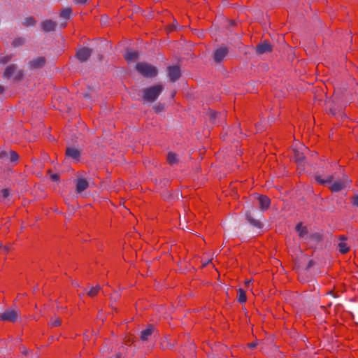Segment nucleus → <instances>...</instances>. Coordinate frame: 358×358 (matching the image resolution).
<instances>
[{"label":"nucleus","instance_id":"obj_1","mask_svg":"<svg viewBox=\"0 0 358 358\" xmlns=\"http://www.w3.org/2000/svg\"><path fill=\"white\" fill-rule=\"evenodd\" d=\"M163 90L164 86L162 84L147 87L143 91V99L148 102H154L157 99Z\"/></svg>","mask_w":358,"mask_h":358},{"label":"nucleus","instance_id":"obj_2","mask_svg":"<svg viewBox=\"0 0 358 358\" xmlns=\"http://www.w3.org/2000/svg\"><path fill=\"white\" fill-rule=\"evenodd\" d=\"M136 70L145 78H155L158 73L155 66L146 62H138Z\"/></svg>","mask_w":358,"mask_h":358},{"label":"nucleus","instance_id":"obj_3","mask_svg":"<svg viewBox=\"0 0 358 358\" xmlns=\"http://www.w3.org/2000/svg\"><path fill=\"white\" fill-rule=\"evenodd\" d=\"M20 316V310L8 309L0 315V320L2 322L15 323L17 321Z\"/></svg>","mask_w":358,"mask_h":358},{"label":"nucleus","instance_id":"obj_4","mask_svg":"<svg viewBox=\"0 0 358 358\" xmlns=\"http://www.w3.org/2000/svg\"><path fill=\"white\" fill-rule=\"evenodd\" d=\"M167 73L170 80L173 83L177 81L181 77V70L178 65L168 66Z\"/></svg>","mask_w":358,"mask_h":358},{"label":"nucleus","instance_id":"obj_5","mask_svg":"<svg viewBox=\"0 0 358 358\" xmlns=\"http://www.w3.org/2000/svg\"><path fill=\"white\" fill-rule=\"evenodd\" d=\"M229 53V48L226 45H222L216 49L213 53V59L216 63H220Z\"/></svg>","mask_w":358,"mask_h":358},{"label":"nucleus","instance_id":"obj_6","mask_svg":"<svg viewBox=\"0 0 358 358\" xmlns=\"http://www.w3.org/2000/svg\"><path fill=\"white\" fill-rule=\"evenodd\" d=\"M92 53V49L87 47H83L76 51L75 57L80 62H84L90 57Z\"/></svg>","mask_w":358,"mask_h":358},{"label":"nucleus","instance_id":"obj_7","mask_svg":"<svg viewBox=\"0 0 358 358\" xmlns=\"http://www.w3.org/2000/svg\"><path fill=\"white\" fill-rule=\"evenodd\" d=\"M257 55H262L267 52H271L273 51V46L271 43L266 40L263 43L258 44L255 48Z\"/></svg>","mask_w":358,"mask_h":358},{"label":"nucleus","instance_id":"obj_8","mask_svg":"<svg viewBox=\"0 0 358 358\" xmlns=\"http://www.w3.org/2000/svg\"><path fill=\"white\" fill-rule=\"evenodd\" d=\"M88 187V181L82 177H78L76 181V192L77 194H80L83 191L86 190Z\"/></svg>","mask_w":358,"mask_h":358},{"label":"nucleus","instance_id":"obj_9","mask_svg":"<svg viewBox=\"0 0 358 358\" xmlns=\"http://www.w3.org/2000/svg\"><path fill=\"white\" fill-rule=\"evenodd\" d=\"M46 64V59L45 57H38L31 60L29 63V67L31 69H36L42 68Z\"/></svg>","mask_w":358,"mask_h":358},{"label":"nucleus","instance_id":"obj_10","mask_svg":"<svg viewBox=\"0 0 358 358\" xmlns=\"http://www.w3.org/2000/svg\"><path fill=\"white\" fill-rule=\"evenodd\" d=\"M245 219L254 227L262 229L264 227L263 222L259 220L255 219L250 211L245 213Z\"/></svg>","mask_w":358,"mask_h":358},{"label":"nucleus","instance_id":"obj_11","mask_svg":"<svg viewBox=\"0 0 358 358\" xmlns=\"http://www.w3.org/2000/svg\"><path fill=\"white\" fill-rule=\"evenodd\" d=\"M338 239L341 241L338 245L340 253L342 255L348 253L350 251V247L345 243V241L348 240V237L345 235H341Z\"/></svg>","mask_w":358,"mask_h":358},{"label":"nucleus","instance_id":"obj_12","mask_svg":"<svg viewBox=\"0 0 358 358\" xmlns=\"http://www.w3.org/2000/svg\"><path fill=\"white\" fill-rule=\"evenodd\" d=\"M155 330V327L153 324H148L145 329L143 330L141 333V339L143 341H148L149 338L152 336L154 331Z\"/></svg>","mask_w":358,"mask_h":358},{"label":"nucleus","instance_id":"obj_13","mask_svg":"<svg viewBox=\"0 0 358 358\" xmlns=\"http://www.w3.org/2000/svg\"><path fill=\"white\" fill-rule=\"evenodd\" d=\"M65 155L67 157L71 158L77 162L80 160V152L75 148L67 147Z\"/></svg>","mask_w":358,"mask_h":358},{"label":"nucleus","instance_id":"obj_14","mask_svg":"<svg viewBox=\"0 0 358 358\" xmlns=\"http://www.w3.org/2000/svg\"><path fill=\"white\" fill-rule=\"evenodd\" d=\"M259 208L264 211L267 210L271 206V199L266 195H259L258 197Z\"/></svg>","mask_w":358,"mask_h":358},{"label":"nucleus","instance_id":"obj_15","mask_svg":"<svg viewBox=\"0 0 358 358\" xmlns=\"http://www.w3.org/2000/svg\"><path fill=\"white\" fill-rule=\"evenodd\" d=\"M41 26L43 31L49 32L55 29L57 24L51 20H45L41 22Z\"/></svg>","mask_w":358,"mask_h":358},{"label":"nucleus","instance_id":"obj_16","mask_svg":"<svg viewBox=\"0 0 358 358\" xmlns=\"http://www.w3.org/2000/svg\"><path fill=\"white\" fill-rule=\"evenodd\" d=\"M345 187V185L342 181H335L329 187V189L331 192H338L343 190Z\"/></svg>","mask_w":358,"mask_h":358},{"label":"nucleus","instance_id":"obj_17","mask_svg":"<svg viewBox=\"0 0 358 358\" xmlns=\"http://www.w3.org/2000/svg\"><path fill=\"white\" fill-rule=\"evenodd\" d=\"M315 180L316 182L321 185H326L327 184H330L334 180V176L332 175L329 176L327 179H322L320 175H315Z\"/></svg>","mask_w":358,"mask_h":358},{"label":"nucleus","instance_id":"obj_18","mask_svg":"<svg viewBox=\"0 0 358 358\" xmlns=\"http://www.w3.org/2000/svg\"><path fill=\"white\" fill-rule=\"evenodd\" d=\"M293 158H294V161L297 164H299V165H301L304 162V160H305V156H304L303 153L300 152L297 150H294Z\"/></svg>","mask_w":358,"mask_h":358},{"label":"nucleus","instance_id":"obj_19","mask_svg":"<svg viewBox=\"0 0 358 358\" xmlns=\"http://www.w3.org/2000/svg\"><path fill=\"white\" fill-rule=\"evenodd\" d=\"M138 57V52L137 51H127L124 58L127 62H134Z\"/></svg>","mask_w":358,"mask_h":358},{"label":"nucleus","instance_id":"obj_20","mask_svg":"<svg viewBox=\"0 0 358 358\" xmlns=\"http://www.w3.org/2000/svg\"><path fill=\"white\" fill-rule=\"evenodd\" d=\"M16 69L17 66L15 64H10L8 66L3 72V77L5 78H10L16 71Z\"/></svg>","mask_w":358,"mask_h":358},{"label":"nucleus","instance_id":"obj_21","mask_svg":"<svg viewBox=\"0 0 358 358\" xmlns=\"http://www.w3.org/2000/svg\"><path fill=\"white\" fill-rule=\"evenodd\" d=\"M295 229L296 231L298 232L299 236L300 238L304 237V236L306 235L308 232L307 227L303 226L301 222L298 223Z\"/></svg>","mask_w":358,"mask_h":358},{"label":"nucleus","instance_id":"obj_22","mask_svg":"<svg viewBox=\"0 0 358 358\" xmlns=\"http://www.w3.org/2000/svg\"><path fill=\"white\" fill-rule=\"evenodd\" d=\"M237 300L240 303H244L247 301L246 292L242 288H239L238 290Z\"/></svg>","mask_w":358,"mask_h":358},{"label":"nucleus","instance_id":"obj_23","mask_svg":"<svg viewBox=\"0 0 358 358\" xmlns=\"http://www.w3.org/2000/svg\"><path fill=\"white\" fill-rule=\"evenodd\" d=\"M166 160L168 163L171 166L178 162L177 155L173 152H169L168 153Z\"/></svg>","mask_w":358,"mask_h":358},{"label":"nucleus","instance_id":"obj_24","mask_svg":"<svg viewBox=\"0 0 358 358\" xmlns=\"http://www.w3.org/2000/svg\"><path fill=\"white\" fill-rule=\"evenodd\" d=\"M25 43V38L23 37H17L12 41V46L17 48L23 45Z\"/></svg>","mask_w":358,"mask_h":358},{"label":"nucleus","instance_id":"obj_25","mask_svg":"<svg viewBox=\"0 0 358 358\" xmlns=\"http://www.w3.org/2000/svg\"><path fill=\"white\" fill-rule=\"evenodd\" d=\"M62 324V319L59 317H52L48 322V326L51 328L60 326Z\"/></svg>","mask_w":358,"mask_h":358},{"label":"nucleus","instance_id":"obj_26","mask_svg":"<svg viewBox=\"0 0 358 358\" xmlns=\"http://www.w3.org/2000/svg\"><path fill=\"white\" fill-rule=\"evenodd\" d=\"M72 13V9L71 8H62L60 11V16L64 19H69Z\"/></svg>","mask_w":358,"mask_h":358},{"label":"nucleus","instance_id":"obj_27","mask_svg":"<svg viewBox=\"0 0 358 358\" xmlns=\"http://www.w3.org/2000/svg\"><path fill=\"white\" fill-rule=\"evenodd\" d=\"M36 23V20H35V18L32 16H30L24 19V21L22 22V24L24 27H29L35 25Z\"/></svg>","mask_w":358,"mask_h":358},{"label":"nucleus","instance_id":"obj_28","mask_svg":"<svg viewBox=\"0 0 358 358\" xmlns=\"http://www.w3.org/2000/svg\"><path fill=\"white\" fill-rule=\"evenodd\" d=\"M100 289H101V287L99 285H97L96 287H92L90 289V291L87 293V296H89L90 297H94L98 294Z\"/></svg>","mask_w":358,"mask_h":358},{"label":"nucleus","instance_id":"obj_29","mask_svg":"<svg viewBox=\"0 0 358 358\" xmlns=\"http://www.w3.org/2000/svg\"><path fill=\"white\" fill-rule=\"evenodd\" d=\"M20 156L14 150L10 151V161L11 162H15V164L17 163L19 160Z\"/></svg>","mask_w":358,"mask_h":358},{"label":"nucleus","instance_id":"obj_30","mask_svg":"<svg viewBox=\"0 0 358 358\" xmlns=\"http://www.w3.org/2000/svg\"><path fill=\"white\" fill-rule=\"evenodd\" d=\"M153 110L155 113H159L164 110V105L162 103H159L157 105H155L153 106Z\"/></svg>","mask_w":358,"mask_h":358},{"label":"nucleus","instance_id":"obj_31","mask_svg":"<svg viewBox=\"0 0 358 358\" xmlns=\"http://www.w3.org/2000/svg\"><path fill=\"white\" fill-rule=\"evenodd\" d=\"M12 57V55H10L0 57V64H5L8 63L9 61L11 60Z\"/></svg>","mask_w":358,"mask_h":358},{"label":"nucleus","instance_id":"obj_32","mask_svg":"<svg viewBox=\"0 0 358 358\" xmlns=\"http://www.w3.org/2000/svg\"><path fill=\"white\" fill-rule=\"evenodd\" d=\"M24 78V73L22 71H18L14 77V80L16 81H20Z\"/></svg>","mask_w":358,"mask_h":358},{"label":"nucleus","instance_id":"obj_33","mask_svg":"<svg viewBox=\"0 0 358 358\" xmlns=\"http://www.w3.org/2000/svg\"><path fill=\"white\" fill-rule=\"evenodd\" d=\"M1 196L3 199L7 198L10 194V190L9 189H3L1 190Z\"/></svg>","mask_w":358,"mask_h":358},{"label":"nucleus","instance_id":"obj_34","mask_svg":"<svg viewBox=\"0 0 358 358\" xmlns=\"http://www.w3.org/2000/svg\"><path fill=\"white\" fill-rule=\"evenodd\" d=\"M352 205H354L355 206H358V194L355 195L352 198Z\"/></svg>","mask_w":358,"mask_h":358},{"label":"nucleus","instance_id":"obj_35","mask_svg":"<svg viewBox=\"0 0 358 358\" xmlns=\"http://www.w3.org/2000/svg\"><path fill=\"white\" fill-rule=\"evenodd\" d=\"M247 345L250 349L253 350L257 348V343L256 342H251L248 343Z\"/></svg>","mask_w":358,"mask_h":358},{"label":"nucleus","instance_id":"obj_36","mask_svg":"<svg viewBox=\"0 0 358 358\" xmlns=\"http://www.w3.org/2000/svg\"><path fill=\"white\" fill-rule=\"evenodd\" d=\"M312 237L317 239V241H320L322 240V235L319 233H315L313 234H312Z\"/></svg>","mask_w":358,"mask_h":358},{"label":"nucleus","instance_id":"obj_37","mask_svg":"<svg viewBox=\"0 0 358 358\" xmlns=\"http://www.w3.org/2000/svg\"><path fill=\"white\" fill-rule=\"evenodd\" d=\"M209 116H210V118L211 120H215L216 118V116H217V112L215 111V110L210 111V114H209Z\"/></svg>","mask_w":358,"mask_h":358},{"label":"nucleus","instance_id":"obj_38","mask_svg":"<svg viewBox=\"0 0 358 358\" xmlns=\"http://www.w3.org/2000/svg\"><path fill=\"white\" fill-rule=\"evenodd\" d=\"M51 179L53 181H58L59 180V176L58 174H53L51 176Z\"/></svg>","mask_w":358,"mask_h":358},{"label":"nucleus","instance_id":"obj_39","mask_svg":"<svg viewBox=\"0 0 358 358\" xmlns=\"http://www.w3.org/2000/svg\"><path fill=\"white\" fill-rule=\"evenodd\" d=\"M8 156V153L6 151H1L0 152V159H3Z\"/></svg>","mask_w":358,"mask_h":358},{"label":"nucleus","instance_id":"obj_40","mask_svg":"<svg viewBox=\"0 0 358 358\" xmlns=\"http://www.w3.org/2000/svg\"><path fill=\"white\" fill-rule=\"evenodd\" d=\"M76 3L79 4H85L87 3V0H74Z\"/></svg>","mask_w":358,"mask_h":358},{"label":"nucleus","instance_id":"obj_41","mask_svg":"<svg viewBox=\"0 0 358 358\" xmlns=\"http://www.w3.org/2000/svg\"><path fill=\"white\" fill-rule=\"evenodd\" d=\"M329 113L331 114L333 116H335L336 115L335 109L330 108Z\"/></svg>","mask_w":358,"mask_h":358},{"label":"nucleus","instance_id":"obj_42","mask_svg":"<svg viewBox=\"0 0 358 358\" xmlns=\"http://www.w3.org/2000/svg\"><path fill=\"white\" fill-rule=\"evenodd\" d=\"M314 264V262L313 260H310L307 266V268H309Z\"/></svg>","mask_w":358,"mask_h":358},{"label":"nucleus","instance_id":"obj_43","mask_svg":"<svg viewBox=\"0 0 358 358\" xmlns=\"http://www.w3.org/2000/svg\"><path fill=\"white\" fill-rule=\"evenodd\" d=\"M5 90V88L3 86L0 85V94H3Z\"/></svg>","mask_w":358,"mask_h":358},{"label":"nucleus","instance_id":"obj_44","mask_svg":"<svg viewBox=\"0 0 358 358\" xmlns=\"http://www.w3.org/2000/svg\"><path fill=\"white\" fill-rule=\"evenodd\" d=\"M3 248L4 249L5 252L7 253L8 252V247L7 246H3Z\"/></svg>","mask_w":358,"mask_h":358},{"label":"nucleus","instance_id":"obj_45","mask_svg":"<svg viewBox=\"0 0 358 358\" xmlns=\"http://www.w3.org/2000/svg\"><path fill=\"white\" fill-rule=\"evenodd\" d=\"M250 281L246 282V285L249 284Z\"/></svg>","mask_w":358,"mask_h":358},{"label":"nucleus","instance_id":"obj_46","mask_svg":"<svg viewBox=\"0 0 358 358\" xmlns=\"http://www.w3.org/2000/svg\"><path fill=\"white\" fill-rule=\"evenodd\" d=\"M3 248V246L0 245V248Z\"/></svg>","mask_w":358,"mask_h":358}]
</instances>
